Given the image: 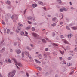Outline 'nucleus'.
I'll use <instances>...</instances> for the list:
<instances>
[{
  "mask_svg": "<svg viewBox=\"0 0 77 77\" xmlns=\"http://www.w3.org/2000/svg\"><path fill=\"white\" fill-rule=\"evenodd\" d=\"M15 73H16V71L14 70L8 74V77H13L15 75Z\"/></svg>",
  "mask_w": 77,
  "mask_h": 77,
  "instance_id": "1",
  "label": "nucleus"
},
{
  "mask_svg": "<svg viewBox=\"0 0 77 77\" xmlns=\"http://www.w3.org/2000/svg\"><path fill=\"white\" fill-rule=\"evenodd\" d=\"M11 59L12 60H13L14 62V63L16 64L15 65H16L17 68H19L18 66H17V65H18V66H21V63L17 62L15 59L14 58H12Z\"/></svg>",
  "mask_w": 77,
  "mask_h": 77,
  "instance_id": "2",
  "label": "nucleus"
},
{
  "mask_svg": "<svg viewBox=\"0 0 77 77\" xmlns=\"http://www.w3.org/2000/svg\"><path fill=\"white\" fill-rule=\"evenodd\" d=\"M16 31L17 33H20L21 32V27L20 26H18L17 29Z\"/></svg>",
  "mask_w": 77,
  "mask_h": 77,
  "instance_id": "3",
  "label": "nucleus"
},
{
  "mask_svg": "<svg viewBox=\"0 0 77 77\" xmlns=\"http://www.w3.org/2000/svg\"><path fill=\"white\" fill-rule=\"evenodd\" d=\"M32 35L34 37H37V36L38 37H39V35H38V34H37L35 33H32Z\"/></svg>",
  "mask_w": 77,
  "mask_h": 77,
  "instance_id": "4",
  "label": "nucleus"
},
{
  "mask_svg": "<svg viewBox=\"0 0 77 77\" xmlns=\"http://www.w3.org/2000/svg\"><path fill=\"white\" fill-rule=\"evenodd\" d=\"M72 36V34H69L68 35V38L69 39H70Z\"/></svg>",
  "mask_w": 77,
  "mask_h": 77,
  "instance_id": "5",
  "label": "nucleus"
},
{
  "mask_svg": "<svg viewBox=\"0 0 77 77\" xmlns=\"http://www.w3.org/2000/svg\"><path fill=\"white\" fill-rule=\"evenodd\" d=\"M62 40L63 41V42H64V43L66 44H69L68 42L67 41H66V40L65 39H63Z\"/></svg>",
  "mask_w": 77,
  "mask_h": 77,
  "instance_id": "6",
  "label": "nucleus"
},
{
  "mask_svg": "<svg viewBox=\"0 0 77 77\" xmlns=\"http://www.w3.org/2000/svg\"><path fill=\"white\" fill-rule=\"evenodd\" d=\"M4 42V40H2L1 42V44L0 45V47H2V46H3L4 45V43H3Z\"/></svg>",
  "mask_w": 77,
  "mask_h": 77,
  "instance_id": "7",
  "label": "nucleus"
},
{
  "mask_svg": "<svg viewBox=\"0 0 77 77\" xmlns=\"http://www.w3.org/2000/svg\"><path fill=\"white\" fill-rule=\"evenodd\" d=\"M25 54L26 56H29V55H30V54L29 52H27V51L25 52Z\"/></svg>",
  "mask_w": 77,
  "mask_h": 77,
  "instance_id": "8",
  "label": "nucleus"
},
{
  "mask_svg": "<svg viewBox=\"0 0 77 77\" xmlns=\"http://www.w3.org/2000/svg\"><path fill=\"white\" fill-rule=\"evenodd\" d=\"M5 50V48H3L2 49V50L0 51V53H2Z\"/></svg>",
  "mask_w": 77,
  "mask_h": 77,
  "instance_id": "9",
  "label": "nucleus"
},
{
  "mask_svg": "<svg viewBox=\"0 0 77 77\" xmlns=\"http://www.w3.org/2000/svg\"><path fill=\"white\" fill-rule=\"evenodd\" d=\"M27 19H28V20H32L33 19V17L31 16H30L29 17H27Z\"/></svg>",
  "mask_w": 77,
  "mask_h": 77,
  "instance_id": "10",
  "label": "nucleus"
},
{
  "mask_svg": "<svg viewBox=\"0 0 77 77\" xmlns=\"http://www.w3.org/2000/svg\"><path fill=\"white\" fill-rule=\"evenodd\" d=\"M21 52V50L19 49L17 50L16 51V53L17 54H20V53Z\"/></svg>",
  "mask_w": 77,
  "mask_h": 77,
  "instance_id": "11",
  "label": "nucleus"
},
{
  "mask_svg": "<svg viewBox=\"0 0 77 77\" xmlns=\"http://www.w3.org/2000/svg\"><path fill=\"white\" fill-rule=\"evenodd\" d=\"M36 69H38V70H39V71H41V70H42V69L40 67H36Z\"/></svg>",
  "mask_w": 77,
  "mask_h": 77,
  "instance_id": "12",
  "label": "nucleus"
},
{
  "mask_svg": "<svg viewBox=\"0 0 77 77\" xmlns=\"http://www.w3.org/2000/svg\"><path fill=\"white\" fill-rule=\"evenodd\" d=\"M38 3L40 5H43V2L42 1L38 2Z\"/></svg>",
  "mask_w": 77,
  "mask_h": 77,
  "instance_id": "13",
  "label": "nucleus"
},
{
  "mask_svg": "<svg viewBox=\"0 0 77 77\" xmlns=\"http://www.w3.org/2000/svg\"><path fill=\"white\" fill-rule=\"evenodd\" d=\"M57 2L60 4V3H62V1H61V0H57Z\"/></svg>",
  "mask_w": 77,
  "mask_h": 77,
  "instance_id": "14",
  "label": "nucleus"
},
{
  "mask_svg": "<svg viewBox=\"0 0 77 77\" xmlns=\"http://www.w3.org/2000/svg\"><path fill=\"white\" fill-rule=\"evenodd\" d=\"M72 65V64L71 63H67V66H71Z\"/></svg>",
  "mask_w": 77,
  "mask_h": 77,
  "instance_id": "15",
  "label": "nucleus"
},
{
  "mask_svg": "<svg viewBox=\"0 0 77 77\" xmlns=\"http://www.w3.org/2000/svg\"><path fill=\"white\" fill-rule=\"evenodd\" d=\"M37 6V4H32V6L33 8H35V7H36V6Z\"/></svg>",
  "mask_w": 77,
  "mask_h": 77,
  "instance_id": "16",
  "label": "nucleus"
},
{
  "mask_svg": "<svg viewBox=\"0 0 77 77\" xmlns=\"http://www.w3.org/2000/svg\"><path fill=\"white\" fill-rule=\"evenodd\" d=\"M7 32L8 34H9V33L10 32V30H9V29H7Z\"/></svg>",
  "mask_w": 77,
  "mask_h": 77,
  "instance_id": "17",
  "label": "nucleus"
},
{
  "mask_svg": "<svg viewBox=\"0 0 77 77\" xmlns=\"http://www.w3.org/2000/svg\"><path fill=\"white\" fill-rule=\"evenodd\" d=\"M60 52L62 54H63V53H64V51H62L61 50H60Z\"/></svg>",
  "mask_w": 77,
  "mask_h": 77,
  "instance_id": "18",
  "label": "nucleus"
},
{
  "mask_svg": "<svg viewBox=\"0 0 77 77\" xmlns=\"http://www.w3.org/2000/svg\"><path fill=\"white\" fill-rule=\"evenodd\" d=\"M56 24L55 23H54L51 25V26H53V27H55V26H56Z\"/></svg>",
  "mask_w": 77,
  "mask_h": 77,
  "instance_id": "19",
  "label": "nucleus"
},
{
  "mask_svg": "<svg viewBox=\"0 0 77 77\" xmlns=\"http://www.w3.org/2000/svg\"><path fill=\"white\" fill-rule=\"evenodd\" d=\"M60 15H61V16H60L59 17H61V18L60 19V20H62V18H63V14H60Z\"/></svg>",
  "mask_w": 77,
  "mask_h": 77,
  "instance_id": "20",
  "label": "nucleus"
},
{
  "mask_svg": "<svg viewBox=\"0 0 77 77\" xmlns=\"http://www.w3.org/2000/svg\"><path fill=\"white\" fill-rule=\"evenodd\" d=\"M52 45L53 46H58V45L55 43H53L52 44Z\"/></svg>",
  "mask_w": 77,
  "mask_h": 77,
  "instance_id": "21",
  "label": "nucleus"
},
{
  "mask_svg": "<svg viewBox=\"0 0 77 77\" xmlns=\"http://www.w3.org/2000/svg\"><path fill=\"white\" fill-rule=\"evenodd\" d=\"M42 41L43 43H46V41L44 39H42Z\"/></svg>",
  "mask_w": 77,
  "mask_h": 77,
  "instance_id": "22",
  "label": "nucleus"
},
{
  "mask_svg": "<svg viewBox=\"0 0 77 77\" xmlns=\"http://www.w3.org/2000/svg\"><path fill=\"white\" fill-rule=\"evenodd\" d=\"M26 48L27 49V50H29L30 51V50H31V49L30 48V47H29L27 46L26 47Z\"/></svg>",
  "mask_w": 77,
  "mask_h": 77,
  "instance_id": "23",
  "label": "nucleus"
},
{
  "mask_svg": "<svg viewBox=\"0 0 77 77\" xmlns=\"http://www.w3.org/2000/svg\"><path fill=\"white\" fill-rule=\"evenodd\" d=\"M63 10L64 11H65V12H67V9L65 8H63Z\"/></svg>",
  "mask_w": 77,
  "mask_h": 77,
  "instance_id": "24",
  "label": "nucleus"
},
{
  "mask_svg": "<svg viewBox=\"0 0 77 77\" xmlns=\"http://www.w3.org/2000/svg\"><path fill=\"white\" fill-rule=\"evenodd\" d=\"M56 20V17H54V18H53L52 19V20L53 21H54L55 20Z\"/></svg>",
  "mask_w": 77,
  "mask_h": 77,
  "instance_id": "25",
  "label": "nucleus"
},
{
  "mask_svg": "<svg viewBox=\"0 0 77 77\" xmlns=\"http://www.w3.org/2000/svg\"><path fill=\"white\" fill-rule=\"evenodd\" d=\"M61 63L62 64H66V63H65L64 61H63L61 62Z\"/></svg>",
  "mask_w": 77,
  "mask_h": 77,
  "instance_id": "26",
  "label": "nucleus"
},
{
  "mask_svg": "<svg viewBox=\"0 0 77 77\" xmlns=\"http://www.w3.org/2000/svg\"><path fill=\"white\" fill-rule=\"evenodd\" d=\"M71 59H72V57H69L68 58V59L69 60H71Z\"/></svg>",
  "mask_w": 77,
  "mask_h": 77,
  "instance_id": "27",
  "label": "nucleus"
},
{
  "mask_svg": "<svg viewBox=\"0 0 77 77\" xmlns=\"http://www.w3.org/2000/svg\"><path fill=\"white\" fill-rule=\"evenodd\" d=\"M60 38H61V39H63V38H64V37L62 35H60Z\"/></svg>",
  "mask_w": 77,
  "mask_h": 77,
  "instance_id": "28",
  "label": "nucleus"
},
{
  "mask_svg": "<svg viewBox=\"0 0 77 77\" xmlns=\"http://www.w3.org/2000/svg\"><path fill=\"white\" fill-rule=\"evenodd\" d=\"M74 51L75 52H77V47H75V49L74 50Z\"/></svg>",
  "mask_w": 77,
  "mask_h": 77,
  "instance_id": "29",
  "label": "nucleus"
},
{
  "mask_svg": "<svg viewBox=\"0 0 77 77\" xmlns=\"http://www.w3.org/2000/svg\"><path fill=\"white\" fill-rule=\"evenodd\" d=\"M66 29H67V30H70V28L68 26H66Z\"/></svg>",
  "mask_w": 77,
  "mask_h": 77,
  "instance_id": "30",
  "label": "nucleus"
},
{
  "mask_svg": "<svg viewBox=\"0 0 77 77\" xmlns=\"http://www.w3.org/2000/svg\"><path fill=\"white\" fill-rule=\"evenodd\" d=\"M18 25L19 26H21V27H23V25L20 24V23H18Z\"/></svg>",
  "mask_w": 77,
  "mask_h": 77,
  "instance_id": "31",
  "label": "nucleus"
},
{
  "mask_svg": "<svg viewBox=\"0 0 77 77\" xmlns=\"http://www.w3.org/2000/svg\"><path fill=\"white\" fill-rule=\"evenodd\" d=\"M32 31H35V27H32Z\"/></svg>",
  "mask_w": 77,
  "mask_h": 77,
  "instance_id": "32",
  "label": "nucleus"
},
{
  "mask_svg": "<svg viewBox=\"0 0 77 77\" xmlns=\"http://www.w3.org/2000/svg\"><path fill=\"white\" fill-rule=\"evenodd\" d=\"M30 29V27H27L26 28V30H29V29Z\"/></svg>",
  "mask_w": 77,
  "mask_h": 77,
  "instance_id": "33",
  "label": "nucleus"
},
{
  "mask_svg": "<svg viewBox=\"0 0 77 77\" xmlns=\"http://www.w3.org/2000/svg\"><path fill=\"white\" fill-rule=\"evenodd\" d=\"M24 52H22V57H24Z\"/></svg>",
  "mask_w": 77,
  "mask_h": 77,
  "instance_id": "34",
  "label": "nucleus"
},
{
  "mask_svg": "<svg viewBox=\"0 0 77 77\" xmlns=\"http://www.w3.org/2000/svg\"><path fill=\"white\" fill-rule=\"evenodd\" d=\"M36 63H41V61L38 60H37V61Z\"/></svg>",
  "mask_w": 77,
  "mask_h": 77,
  "instance_id": "35",
  "label": "nucleus"
},
{
  "mask_svg": "<svg viewBox=\"0 0 77 77\" xmlns=\"http://www.w3.org/2000/svg\"><path fill=\"white\" fill-rule=\"evenodd\" d=\"M27 22L29 24H32V22H30L29 21H28Z\"/></svg>",
  "mask_w": 77,
  "mask_h": 77,
  "instance_id": "36",
  "label": "nucleus"
},
{
  "mask_svg": "<svg viewBox=\"0 0 77 77\" xmlns=\"http://www.w3.org/2000/svg\"><path fill=\"white\" fill-rule=\"evenodd\" d=\"M8 62H9V63H11V60L10 59H8Z\"/></svg>",
  "mask_w": 77,
  "mask_h": 77,
  "instance_id": "37",
  "label": "nucleus"
},
{
  "mask_svg": "<svg viewBox=\"0 0 77 77\" xmlns=\"http://www.w3.org/2000/svg\"><path fill=\"white\" fill-rule=\"evenodd\" d=\"M63 9H60V12H63Z\"/></svg>",
  "mask_w": 77,
  "mask_h": 77,
  "instance_id": "38",
  "label": "nucleus"
},
{
  "mask_svg": "<svg viewBox=\"0 0 77 77\" xmlns=\"http://www.w3.org/2000/svg\"><path fill=\"white\" fill-rule=\"evenodd\" d=\"M3 62H2V61H1V60H0V65H3Z\"/></svg>",
  "mask_w": 77,
  "mask_h": 77,
  "instance_id": "39",
  "label": "nucleus"
},
{
  "mask_svg": "<svg viewBox=\"0 0 77 77\" xmlns=\"http://www.w3.org/2000/svg\"><path fill=\"white\" fill-rule=\"evenodd\" d=\"M73 73H74V71H72V72H71V73H70L69 74L70 75H71V74H73Z\"/></svg>",
  "mask_w": 77,
  "mask_h": 77,
  "instance_id": "40",
  "label": "nucleus"
},
{
  "mask_svg": "<svg viewBox=\"0 0 77 77\" xmlns=\"http://www.w3.org/2000/svg\"><path fill=\"white\" fill-rule=\"evenodd\" d=\"M21 35H24V32H21Z\"/></svg>",
  "mask_w": 77,
  "mask_h": 77,
  "instance_id": "41",
  "label": "nucleus"
},
{
  "mask_svg": "<svg viewBox=\"0 0 77 77\" xmlns=\"http://www.w3.org/2000/svg\"><path fill=\"white\" fill-rule=\"evenodd\" d=\"M59 59L60 60H62V57H60Z\"/></svg>",
  "mask_w": 77,
  "mask_h": 77,
  "instance_id": "42",
  "label": "nucleus"
},
{
  "mask_svg": "<svg viewBox=\"0 0 77 77\" xmlns=\"http://www.w3.org/2000/svg\"><path fill=\"white\" fill-rule=\"evenodd\" d=\"M63 23V22H60V24L61 25H62V24Z\"/></svg>",
  "mask_w": 77,
  "mask_h": 77,
  "instance_id": "43",
  "label": "nucleus"
},
{
  "mask_svg": "<svg viewBox=\"0 0 77 77\" xmlns=\"http://www.w3.org/2000/svg\"><path fill=\"white\" fill-rule=\"evenodd\" d=\"M7 3H8V4H10L11 3V2L10 1H7Z\"/></svg>",
  "mask_w": 77,
  "mask_h": 77,
  "instance_id": "44",
  "label": "nucleus"
},
{
  "mask_svg": "<svg viewBox=\"0 0 77 77\" xmlns=\"http://www.w3.org/2000/svg\"><path fill=\"white\" fill-rule=\"evenodd\" d=\"M48 48H46L45 49V51H48Z\"/></svg>",
  "mask_w": 77,
  "mask_h": 77,
  "instance_id": "45",
  "label": "nucleus"
},
{
  "mask_svg": "<svg viewBox=\"0 0 77 77\" xmlns=\"http://www.w3.org/2000/svg\"><path fill=\"white\" fill-rule=\"evenodd\" d=\"M4 32L5 33H6V29L4 30Z\"/></svg>",
  "mask_w": 77,
  "mask_h": 77,
  "instance_id": "46",
  "label": "nucleus"
},
{
  "mask_svg": "<svg viewBox=\"0 0 77 77\" xmlns=\"http://www.w3.org/2000/svg\"><path fill=\"white\" fill-rule=\"evenodd\" d=\"M13 22H14V23H17V20H13Z\"/></svg>",
  "mask_w": 77,
  "mask_h": 77,
  "instance_id": "47",
  "label": "nucleus"
},
{
  "mask_svg": "<svg viewBox=\"0 0 77 77\" xmlns=\"http://www.w3.org/2000/svg\"><path fill=\"white\" fill-rule=\"evenodd\" d=\"M2 23L3 24H4V25H5V24H6V23H5V22H2Z\"/></svg>",
  "mask_w": 77,
  "mask_h": 77,
  "instance_id": "48",
  "label": "nucleus"
},
{
  "mask_svg": "<svg viewBox=\"0 0 77 77\" xmlns=\"http://www.w3.org/2000/svg\"><path fill=\"white\" fill-rule=\"evenodd\" d=\"M27 10V9H26L24 11V14H25V13H26V11Z\"/></svg>",
  "mask_w": 77,
  "mask_h": 77,
  "instance_id": "49",
  "label": "nucleus"
},
{
  "mask_svg": "<svg viewBox=\"0 0 77 77\" xmlns=\"http://www.w3.org/2000/svg\"><path fill=\"white\" fill-rule=\"evenodd\" d=\"M26 75H27V77L29 76V74L27 73H26Z\"/></svg>",
  "mask_w": 77,
  "mask_h": 77,
  "instance_id": "50",
  "label": "nucleus"
},
{
  "mask_svg": "<svg viewBox=\"0 0 77 77\" xmlns=\"http://www.w3.org/2000/svg\"><path fill=\"white\" fill-rule=\"evenodd\" d=\"M55 35H55V33L53 32V36H55Z\"/></svg>",
  "mask_w": 77,
  "mask_h": 77,
  "instance_id": "51",
  "label": "nucleus"
},
{
  "mask_svg": "<svg viewBox=\"0 0 77 77\" xmlns=\"http://www.w3.org/2000/svg\"><path fill=\"white\" fill-rule=\"evenodd\" d=\"M70 9H71L72 10L74 9V8H73V7H71V8H70Z\"/></svg>",
  "mask_w": 77,
  "mask_h": 77,
  "instance_id": "52",
  "label": "nucleus"
},
{
  "mask_svg": "<svg viewBox=\"0 0 77 77\" xmlns=\"http://www.w3.org/2000/svg\"><path fill=\"white\" fill-rule=\"evenodd\" d=\"M48 17L50 18V17H51V16L50 15H48Z\"/></svg>",
  "mask_w": 77,
  "mask_h": 77,
  "instance_id": "53",
  "label": "nucleus"
},
{
  "mask_svg": "<svg viewBox=\"0 0 77 77\" xmlns=\"http://www.w3.org/2000/svg\"><path fill=\"white\" fill-rule=\"evenodd\" d=\"M14 16H12L11 17V18L12 19H13V18H14Z\"/></svg>",
  "mask_w": 77,
  "mask_h": 77,
  "instance_id": "54",
  "label": "nucleus"
},
{
  "mask_svg": "<svg viewBox=\"0 0 77 77\" xmlns=\"http://www.w3.org/2000/svg\"><path fill=\"white\" fill-rule=\"evenodd\" d=\"M48 72H46L45 74V75H48Z\"/></svg>",
  "mask_w": 77,
  "mask_h": 77,
  "instance_id": "55",
  "label": "nucleus"
},
{
  "mask_svg": "<svg viewBox=\"0 0 77 77\" xmlns=\"http://www.w3.org/2000/svg\"><path fill=\"white\" fill-rule=\"evenodd\" d=\"M43 9H44V10H46V8H45V7H44L43 8Z\"/></svg>",
  "mask_w": 77,
  "mask_h": 77,
  "instance_id": "56",
  "label": "nucleus"
},
{
  "mask_svg": "<svg viewBox=\"0 0 77 77\" xmlns=\"http://www.w3.org/2000/svg\"><path fill=\"white\" fill-rule=\"evenodd\" d=\"M44 56H45V58L47 57V55H46V54H44Z\"/></svg>",
  "mask_w": 77,
  "mask_h": 77,
  "instance_id": "57",
  "label": "nucleus"
},
{
  "mask_svg": "<svg viewBox=\"0 0 77 77\" xmlns=\"http://www.w3.org/2000/svg\"><path fill=\"white\" fill-rule=\"evenodd\" d=\"M75 42L76 44H77V38L75 40Z\"/></svg>",
  "mask_w": 77,
  "mask_h": 77,
  "instance_id": "58",
  "label": "nucleus"
},
{
  "mask_svg": "<svg viewBox=\"0 0 77 77\" xmlns=\"http://www.w3.org/2000/svg\"><path fill=\"white\" fill-rule=\"evenodd\" d=\"M13 33H14L13 32H11L10 33V34H11V35H12V34H13Z\"/></svg>",
  "mask_w": 77,
  "mask_h": 77,
  "instance_id": "59",
  "label": "nucleus"
},
{
  "mask_svg": "<svg viewBox=\"0 0 77 77\" xmlns=\"http://www.w3.org/2000/svg\"><path fill=\"white\" fill-rule=\"evenodd\" d=\"M25 33L26 35H27V34H28V33H27L26 31H25Z\"/></svg>",
  "mask_w": 77,
  "mask_h": 77,
  "instance_id": "60",
  "label": "nucleus"
},
{
  "mask_svg": "<svg viewBox=\"0 0 77 77\" xmlns=\"http://www.w3.org/2000/svg\"><path fill=\"white\" fill-rule=\"evenodd\" d=\"M30 45V46L32 47H33V45L32 44H31Z\"/></svg>",
  "mask_w": 77,
  "mask_h": 77,
  "instance_id": "61",
  "label": "nucleus"
},
{
  "mask_svg": "<svg viewBox=\"0 0 77 77\" xmlns=\"http://www.w3.org/2000/svg\"><path fill=\"white\" fill-rule=\"evenodd\" d=\"M12 51H13V50H12V49H10V52H12Z\"/></svg>",
  "mask_w": 77,
  "mask_h": 77,
  "instance_id": "62",
  "label": "nucleus"
},
{
  "mask_svg": "<svg viewBox=\"0 0 77 77\" xmlns=\"http://www.w3.org/2000/svg\"><path fill=\"white\" fill-rule=\"evenodd\" d=\"M29 58L31 60L32 59V57L30 56L29 57Z\"/></svg>",
  "mask_w": 77,
  "mask_h": 77,
  "instance_id": "63",
  "label": "nucleus"
},
{
  "mask_svg": "<svg viewBox=\"0 0 77 77\" xmlns=\"http://www.w3.org/2000/svg\"><path fill=\"white\" fill-rule=\"evenodd\" d=\"M55 77H58V75H55Z\"/></svg>",
  "mask_w": 77,
  "mask_h": 77,
  "instance_id": "64",
  "label": "nucleus"
}]
</instances>
